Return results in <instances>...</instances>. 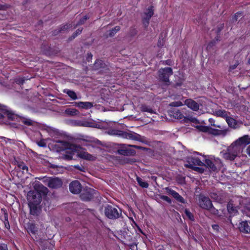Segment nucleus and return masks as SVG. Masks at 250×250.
Here are the masks:
<instances>
[{
  "instance_id": "obj_1",
  "label": "nucleus",
  "mask_w": 250,
  "mask_h": 250,
  "mask_svg": "<svg viewBox=\"0 0 250 250\" xmlns=\"http://www.w3.org/2000/svg\"><path fill=\"white\" fill-rule=\"evenodd\" d=\"M183 157L184 166L192 170L198 172H204L208 168L213 172H224L226 170L225 165L222 161L213 155H202L204 159L202 162L196 155H201V154L196 151L184 150Z\"/></svg>"
},
{
  "instance_id": "obj_2",
  "label": "nucleus",
  "mask_w": 250,
  "mask_h": 250,
  "mask_svg": "<svg viewBox=\"0 0 250 250\" xmlns=\"http://www.w3.org/2000/svg\"><path fill=\"white\" fill-rule=\"evenodd\" d=\"M57 151H64L63 158L66 160H71L75 154L82 159L93 161L96 157L88 153L85 150L79 146H77L64 141H58L54 145Z\"/></svg>"
},
{
  "instance_id": "obj_3",
  "label": "nucleus",
  "mask_w": 250,
  "mask_h": 250,
  "mask_svg": "<svg viewBox=\"0 0 250 250\" xmlns=\"http://www.w3.org/2000/svg\"><path fill=\"white\" fill-rule=\"evenodd\" d=\"M242 152L241 148L238 146L234 142L226 149L222 150L220 152V154L224 159L232 161L241 157H243Z\"/></svg>"
},
{
  "instance_id": "obj_4",
  "label": "nucleus",
  "mask_w": 250,
  "mask_h": 250,
  "mask_svg": "<svg viewBox=\"0 0 250 250\" xmlns=\"http://www.w3.org/2000/svg\"><path fill=\"white\" fill-rule=\"evenodd\" d=\"M109 134L112 135L119 136L124 138L133 140H139L140 138V136L136 133L125 132L116 129L110 130Z\"/></svg>"
},
{
  "instance_id": "obj_5",
  "label": "nucleus",
  "mask_w": 250,
  "mask_h": 250,
  "mask_svg": "<svg viewBox=\"0 0 250 250\" xmlns=\"http://www.w3.org/2000/svg\"><path fill=\"white\" fill-rule=\"evenodd\" d=\"M128 147H132L139 149L143 148L142 147L136 145H127L123 144L122 145V146L118 149V153L125 156L134 154L135 153V151L129 148Z\"/></svg>"
},
{
  "instance_id": "obj_6",
  "label": "nucleus",
  "mask_w": 250,
  "mask_h": 250,
  "mask_svg": "<svg viewBox=\"0 0 250 250\" xmlns=\"http://www.w3.org/2000/svg\"><path fill=\"white\" fill-rule=\"evenodd\" d=\"M27 199L28 205L39 204L41 201V197L36 191H29L27 193Z\"/></svg>"
},
{
  "instance_id": "obj_7",
  "label": "nucleus",
  "mask_w": 250,
  "mask_h": 250,
  "mask_svg": "<svg viewBox=\"0 0 250 250\" xmlns=\"http://www.w3.org/2000/svg\"><path fill=\"white\" fill-rule=\"evenodd\" d=\"M104 213L107 217L111 219L118 218L120 214L117 208L111 206H107L105 207Z\"/></svg>"
},
{
  "instance_id": "obj_8",
  "label": "nucleus",
  "mask_w": 250,
  "mask_h": 250,
  "mask_svg": "<svg viewBox=\"0 0 250 250\" xmlns=\"http://www.w3.org/2000/svg\"><path fill=\"white\" fill-rule=\"evenodd\" d=\"M18 118L16 115L10 112V111H7L3 109H1L0 110V119H2V122L5 124H8V121L6 120V119L9 120H14Z\"/></svg>"
},
{
  "instance_id": "obj_9",
  "label": "nucleus",
  "mask_w": 250,
  "mask_h": 250,
  "mask_svg": "<svg viewBox=\"0 0 250 250\" xmlns=\"http://www.w3.org/2000/svg\"><path fill=\"white\" fill-rule=\"evenodd\" d=\"M198 204L201 208L207 210L211 208L212 204L208 198L204 195H200L198 196Z\"/></svg>"
},
{
  "instance_id": "obj_10",
  "label": "nucleus",
  "mask_w": 250,
  "mask_h": 250,
  "mask_svg": "<svg viewBox=\"0 0 250 250\" xmlns=\"http://www.w3.org/2000/svg\"><path fill=\"white\" fill-rule=\"evenodd\" d=\"M172 74V70L170 67H166L159 71L160 78L165 82L169 81V77Z\"/></svg>"
},
{
  "instance_id": "obj_11",
  "label": "nucleus",
  "mask_w": 250,
  "mask_h": 250,
  "mask_svg": "<svg viewBox=\"0 0 250 250\" xmlns=\"http://www.w3.org/2000/svg\"><path fill=\"white\" fill-rule=\"evenodd\" d=\"M234 142L238 146L241 148V150L243 151L245 146L250 144V137L247 135H244L239 138Z\"/></svg>"
},
{
  "instance_id": "obj_12",
  "label": "nucleus",
  "mask_w": 250,
  "mask_h": 250,
  "mask_svg": "<svg viewBox=\"0 0 250 250\" xmlns=\"http://www.w3.org/2000/svg\"><path fill=\"white\" fill-rule=\"evenodd\" d=\"M196 128L200 131L203 132L208 133V134H212L214 135H217L220 134V131L212 128L208 126L205 125H197Z\"/></svg>"
},
{
  "instance_id": "obj_13",
  "label": "nucleus",
  "mask_w": 250,
  "mask_h": 250,
  "mask_svg": "<svg viewBox=\"0 0 250 250\" xmlns=\"http://www.w3.org/2000/svg\"><path fill=\"white\" fill-rule=\"evenodd\" d=\"M166 192L171 195L174 198H175L178 202H179L181 203H185V200L176 191L168 187L166 188H165Z\"/></svg>"
},
{
  "instance_id": "obj_14",
  "label": "nucleus",
  "mask_w": 250,
  "mask_h": 250,
  "mask_svg": "<svg viewBox=\"0 0 250 250\" xmlns=\"http://www.w3.org/2000/svg\"><path fill=\"white\" fill-rule=\"evenodd\" d=\"M69 190L72 193L78 194L82 190V186L78 181H73L69 185Z\"/></svg>"
},
{
  "instance_id": "obj_15",
  "label": "nucleus",
  "mask_w": 250,
  "mask_h": 250,
  "mask_svg": "<svg viewBox=\"0 0 250 250\" xmlns=\"http://www.w3.org/2000/svg\"><path fill=\"white\" fill-rule=\"evenodd\" d=\"M153 9L151 6L147 9L145 12V17L143 18V23L146 26L148 25L149 19L153 16Z\"/></svg>"
},
{
  "instance_id": "obj_16",
  "label": "nucleus",
  "mask_w": 250,
  "mask_h": 250,
  "mask_svg": "<svg viewBox=\"0 0 250 250\" xmlns=\"http://www.w3.org/2000/svg\"><path fill=\"white\" fill-rule=\"evenodd\" d=\"M185 104L194 111H197L199 109V104L190 99L185 100Z\"/></svg>"
},
{
  "instance_id": "obj_17",
  "label": "nucleus",
  "mask_w": 250,
  "mask_h": 250,
  "mask_svg": "<svg viewBox=\"0 0 250 250\" xmlns=\"http://www.w3.org/2000/svg\"><path fill=\"white\" fill-rule=\"evenodd\" d=\"M62 185V181L57 178L51 179L48 182V187L51 188H57L60 187Z\"/></svg>"
},
{
  "instance_id": "obj_18",
  "label": "nucleus",
  "mask_w": 250,
  "mask_h": 250,
  "mask_svg": "<svg viewBox=\"0 0 250 250\" xmlns=\"http://www.w3.org/2000/svg\"><path fill=\"white\" fill-rule=\"evenodd\" d=\"M239 229L241 231L245 233L250 232V222L243 221L240 223L239 226Z\"/></svg>"
},
{
  "instance_id": "obj_19",
  "label": "nucleus",
  "mask_w": 250,
  "mask_h": 250,
  "mask_svg": "<svg viewBox=\"0 0 250 250\" xmlns=\"http://www.w3.org/2000/svg\"><path fill=\"white\" fill-rule=\"evenodd\" d=\"M75 105H76L77 107L85 109H88L91 108L93 106V104L91 102H75Z\"/></svg>"
},
{
  "instance_id": "obj_20",
  "label": "nucleus",
  "mask_w": 250,
  "mask_h": 250,
  "mask_svg": "<svg viewBox=\"0 0 250 250\" xmlns=\"http://www.w3.org/2000/svg\"><path fill=\"white\" fill-rule=\"evenodd\" d=\"M79 125L87 126V127H96V128H99L102 127V126L96 123V122H94L92 120H89L85 121L83 123L80 124Z\"/></svg>"
},
{
  "instance_id": "obj_21",
  "label": "nucleus",
  "mask_w": 250,
  "mask_h": 250,
  "mask_svg": "<svg viewBox=\"0 0 250 250\" xmlns=\"http://www.w3.org/2000/svg\"><path fill=\"white\" fill-rule=\"evenodd\" d=\"M227 209L229 213L231 215H235L238 212V209L231 201L229 202L227 205Z\"/></svg>"
},
{
  "instance_id": "obj_22",
  "label": "nucleus",
  "mask_w": 250,
  "mask_h": 250,
  "mask_svg": "<svg viewBox=\"0 0 250 250\" xmlns=\"http://www.w3.org/2000/svg\"><path fill=\"white\" fill-rule=\"evenodd\" d=\"M229 113L225 110L216 109L213 111V114L217 117H222L226 119Z\"/></svg>"
},
{
  "instance_id": "obj_23",
  "label": "nucleus",
  "mask_w": 250,
  "mask_h": 250,
  "mask_svg": "<svg viewBox=\"0 0 250 250\" xmlns=\"http://www.w3.org/2000/svg\"><path fill=\"white\" fill-rule=\"evenodd\" d=\"M169 114L171 117L176 119H182L184 117L181 112L176 109L169 111Z\"/></svg>"
},
{
  "instance_id": "obj_24",
  "label": "nucleus",
  "mask_w": 250,
  "mask_h": 250,
  "mask_svg": "<svg viewBox=\"0 0 250 250\" xmlns=\"http://www.w3.org/2000/svg\"><path fill=\"white\" fill-rule=\"evenodd\" d=\"M226 122H227L228 125L233 128H236L237 127V122L234 120L233 118L229 117V113L227 117L225 119Z\"/></svg>"
},
{
  "instance_id": "obj_25",
  "label": "nucleus",
  "mask_w": 250,
  "mask_h": 250,
  "mask_svg": "<svg viewBox=\"0 0 250 250\" xmlns=\"http://www.w3.org/2000/svg\"><path fill=\"white\" fill-rule=\"evenodd\" d=\"M92 190L91 189H89L85 191L84 192H83L81 195V198L83 200H89L92 197Z\"/></svg>"
},
{
  "instance_id": "obj_26",
  "label": "nucleus",
  "mask_w": 250,
  "mask_h": 250,
  "mask_svg": "<svg viewBox=\"0 0 250 250\" xmlns=\"http://www.w3.org/2000/svg\"><path fill=\"white\" fill-rule=\"evenodd\" d=\"M63 93L67 94L68 96L73 100H75L80 98L78 97L76 93L72 90L68 89H65L63 90Z\"/></svg>"
},
{
  "instance_id": "obj_27",
  "label": "nucleus",
  "mask_w": 250,
  "mask_h": 250,
  "mask_svg": "<svg viewBox=\"0 0 250 250\" xmlns=\"http://www.w3.org/2000/svg\"><path fill=\"white\" fill-rule=\"evenodd\" d=\"M39 204L28 205L30 210V213L33 215H37L39 212L38 206Z\"/></svg>"
},
{
  "instance_id": "obj_28",
  "label": "nucleus",
  "mask_w": 250,
  "mask_h": 250,
  "mask_svg": "<svg viewBox=\"0 0 250 250\" xmlns=\"http://www.w3.org/2000/svg\"><path fill=\"white\" fill-rule=\"evenodd\" d=\"M27 229L29 232L32 233V234H35L37 232L36 226L32 223H29L27 225Z\"/></svg>"
},
{
  "instance_id": "obj_29",
  "label": "nucleus",
  "mask_w": 250,
  "mask_h": 250,
  "mask_svg": "<svg viewBox=\"0 0 250 250\" xmlns=\"http://www.w3.org/2000/svg\"><path fill=\"white\" fill-rule=\"evenodd\" d=\"M19 122L27 125H31L33 124V121L32 120H31L30 119L25 117L20 118Z\"/></svg>"
},
{
  "instance_id": "obj_30",
  "label": "nucleus",
  "mask_w": 250,
  "mask_h": 250,
  "mask_svg": "<svg viewBox=\"0 0 250 250\" xmlns=\"http://www.w3.org/2000/svg\"><path fill=\"white\" fill-rule=\"evenodd\" d=\"M66 114L69 116H76L79 114V112L76 109H67L65 111Z\"/></svg>"
},
{
  "instance_id": "obj_31",
  "label": "nucleus",
  "mask_w": 250,
  "mask_h": 250,
  "mask_svg": "<svg viewBox=\"0 0 250 250\" xmlns=\"http://www.w3.org/2000/svg\"><path fill=\"white\" fill-rule=\"evenodd\" d=\"M140 109L142 112H146L150 113H154L153 110L150 107L146 105H142L140 107Z\"/></svg>"
},
{
  "instance_id": "obj_32",
  "label": "nucleus",
  "mask_w": 250,
  "mask_h": 250,
  "mask_svg": "<svg viewBox=\"0 0 250 250\" xmlns=\"http://www.w3.org/2000/svg\"><path fill=\"white\" fill-rule=\"evenodd\" d=\"M136 180L139 185L142 188H147L148 184L147 182L144 181L141 178L137 176Z\"/></svg>"
},
{
  "instance_id": "obj_33",
  "label": "nucleus",
  "mask_w": 250,
  "mask_h": 250,
  "mask_svg": "<svg viewBox=\"0 0 250 250\" xmlns=\"http://www.w3.org/2000/svg\"><path fill=\"white\" fill-rule=\"evenodd\" d=\"M210 197L218 202H221L223 201L222 197L217 195L215 193H211Z\"/></svg>"
},
{
  "instance_id": "obj_34",
  "label": "nucleus",
  "mask_w": 250,
  "mask_h": 250,
  "mask_svg": "<svg viewBox=\"0 0 250 250\" xmlns=\"http://www.w3.org/2000/svg\"><path fill=\"white\" fill-rule=\"evenodd\" d=\"M47 140H48V139H41L40 141H37V144L40 147H45L46 146Z\"/></svg>"
},
{
  "instance_id": "obj_35",
  "label": "nucleus",
  "mask_w": 250,
  "mask_h": 250,
  "mask_svg": "<svg viewBox=\"0 0 250 250\" xmlns=\"http://www.w3.org/2000/svg\"><path fill=\"white\" fill-rule=\"evenodd\" d=\"M183 105V104L181 101L173 102L169 104L171 106L178 107Z\"/></svg>"
},
{
  "instance_id": "obj_36",
  "label": "nucleus",
  "mask_w": 250,
  "mask_h": 250,
  "mask_svg": "<svg viewBox=\"0 0 250 250\" xmlns=\"http://www.w3.org/2000/svg\"><path fill=\"white\" fill-rule=\"evenodd\" d=\"M4 222L6 228H8L10 227V225L8 220V214L7 213H4Z\"/></svg>"
},
{
  "instance_id": "obj_37",
  "label": "nucleus",
  "mask_w": 250,
  "mask_h": 250,
  "mask_svg": "<svg viewBox=\"0 0 250 250\" xmlns=\"http://www.w3.org/2000/svg\"><path fill=\"white\" fill-rule=\"evenodd\" d=\"M43 129L45 130H46V131L50 134L51 135L52 134V133L53 132H55V129L53 128H52L51 127H49V126H44Z\"/></svg>"
},
{
  "instance_id": "obj_38",
  "label": "nucleus",
  "mask_w": 250,
  "mask_h": 250,
  "mask_svg": "<svg viewBox=\"0 0 250 250\" xmlns=\"http://www.w3.org/2000/svg\"><path fill=\"white\" fill-rule=\"evenodd\" d=\"M208 121L212 126H215L216 127H218L219 128H221V126L220 125H216L214 124L215 121L214 119H213L212 118H210V119H209Z\"/></svg>"
},
{
  "instance_id": "obj_39",
  "label": "nucleus",
  "mask_w": 250,
  "mask_h": 250,
  "mask_svg": "<svg viewBox=\"0 0 250 250\" xmlns=\"http://www.w3.org/2000/svg\"><path fill=\"white\" fill-rule=\"evenodd\" d=\"M185 213L190 220H193L194 219L193 215L189 211L186 209L185 210Z\"/></svg>"
},
{
  "instance_id": "obj_40",
  "label": "nucleus",
  "mask_w": 250,
  "mask_h": 250,
  "mask_svg": "<svg viewBox=\"0 0 250 250\" xmlns=\"http://www.w3.org/2000/svg\"><path fill=\"white\" fill-rule=\"evenodd\" d=\"M160 197L161 199L166 201L169 203H170L171 202L170 199L167 196L160 195Z\"/></svg>"
},
{
  "instance_id": "obj_41",
  "label": "nucleus",
  "mask_w": 250,
  "mask_h": 250,
  "mask_svg": "<svg viewBox=\"0 0 250 250\" xmlns=\"http://www.w3.org/2000/svg\"><path fill=\"white\" fill-rule=\"evenodd\" d=\"M88 18L86 15L83 16V18L81 19H80V21L78 23V25L83 24Z\"/></svg>"
},
{
  "instance_id": "obj_42",
  "label": "nucleus",
  "mask_w": 250,
  "mask_h": 250,
  "mask_svg": "<svg viewBox=\"0 0 250 250\" xmlns=\"http://www.w3.org/2000/svg\"><path fill=\"white\" fill-rule=\"evenodd\" d=\"M19 167L20 168H21L23 170H26V171L28 170V167L26 165H25L23 163H21V164H20Z\"/></svg>"
},
{
  "instance_id": "obj_43",
  "label": "nucleus",
  "mask_w": 250,
  "mask_h": 250,
  "mask_svg": "<svg viewBox=\"0 0 250 250\" xmlns=\"http://www.w3.org/2000/svg\"><path fill=\"white\" fill-rule=\"evenodd\" d=\"M209 210H210V212L213 214L216 215L218 214V210L213 208L212 206H211V208H210Z\"/></svg>"
},
{
  "instance_id": "obj_44",
  "label": "nucleus",
  "mask_w": 250,
  "mask_h": 250,
  "mask_svg": "<svg viewBox=\"0 0 250 250\" xmlns=\"http://www.w3.org/2000/svg\"><path fill=\"white\" fill-rule=\"evenodd\" d=\"M0 250H8L7 245L5 244H0Z\"/></svg>"
},
{
  "instance_id": "obj_45",
  "label": "nucleus",
  "mask_w": 250,
  "mask_h": 250,
  "mask_svg": "<svg viewBox=\"0 0 250 250\" xmlns=\"http://www.w3.org/2000/svg\"><path fill=\"white\" fill-rule=\"evenodd\" d=\"M238 64H239L238 62H237V61L233 65H231L230 66V67H229L230 70H231L234 69L235 68H236V67L238 65Z\"/></svg>"
},
{
  "instance_id": "obj_46",
  "label": "nucleus",
  "mask_w": 250,
  "mask_h": 250,
  "mask_svg": "<svg viewBox=\"0 0 250 250\" xmlns=\"http://www.w3.org/2000/svg\"><path fill=\"white\" fill-rule=\"evenodd\" d=\"M73 167L74 168H75L76 169H77V170H80L81 171H84V168L82 166H79L77 165V166H75Z\"/></svg>"
},
{
  "instance_id": "obj_47",
  "label": "nucleus",
  "mask_w": 250,
  "mask_h": 250,
  "mask_svg": "<svg viewBox=\"0 0 250 250\" xmlns=\"http://www.w3.org/2000/svg\"><path fill=\"white\" fill-rule=\"evenodd\" d=\"M46 166H47L48 167H49L53 168H55V167H58L57 166L53 165V164H51L50 163H47Z\"/></svg>"
},
{
  "instance_id": "obj_48",
  "label": "nucleus",
  "mask_w": 250,
  "mask_h": 250,
  "mask_svg": "<svg viewBox=\"0 0 250 250\" xmlns=\"http://www.w3.org/2000/svg\"><path fill=\"white\" fill-rule=\"evenodd\" d=\"M212 228L214 230L217 231L219 230V227L217 225H213Z\"/></svg>"
},
{
  "instance_id": "obj_49",
  "label": "nucleus",
  "mask_w": 250,
  "mask_h": 250,
  "mask_svg": "<svg viewBox=\"0 0 250 250\" xmlns=\"http://www.w3.org/2000/svg\"><path fill=\"white\" fill-rule=\"evenodd\" d=\"M82 29L79 28L76 31V34L73 36V38H75L78 35L80 34L82 32Z\"/></svg>"
},
{
  "instance_id": "obj_50",
  "label": "nucleus",
  "mask_w": 250,
  "mask_h": 250,
  "mask_svg": "<svg viewBox=\"0 0 250 250\" xmlns=\"http://www.w3.org/2000/svg\"><path fill=\"white\" fill-rule=\"evenodd\" d=\"M120 29V27L118 26H117L113 29L114 30V33H117L118 31H119Z\"/></svg>"
},
{
  "instance_id": "obj_51",
  "label": "nucleus",
  "mask_w": 250,
  "mask_h": 250,
  "mask_svg": "<svg viewBox=\"0 0 250 250\" xmlns=\"http://www.w3.org/2000/svg\"><path fill=\"white\" fill-rule=\"evenodd\" d=\"M115 34H116V33H114V30L112 29L110 31L109 35L110 36H113Z\"/></svg>"
},
{
  "instance_id": "obj_52",
  "label": "nucleus",
  "mask_w": 250,
  "mask_h": 250,
  "mask_svg": "<svg viewBox=\"0 0 250 250\" xmlns=\"http://www.w3.org/2000/svg\"><path fill=\"white\" fill-rule=\"evenodd\" d=\"M246 151L248 155L250 156V145L247 147Z\"/></svg>"
},
{
  "instance_id": "obj_53",
  "label": "nucleus",
  "mask_w": 250,
  "mask_h": 250,
  "mask_svg": "<svg viewBox=\"0 0 250 250\" xmlns=\"http://www.w3.org/2000/svg\"><path fill=\"white\" fill-rule=\"evenodd\" d=\"M0 139H1L2 140H4V141L6 142V140L7 139L5 137H0Z\"/></svg>"
},
{
  "instance_id": "obj_54",
  "label": "nucleus",
  "mask_w": 250,
  "mask_h": 250,
  "mask_svg": "<svg viewBox=\"0 0 250 250\" xmlns=\"http://www.w3.org/2000/svg\"><path fill=\"white\" fill-rule=\"evenodd\" d=\"M101 61H98L97 62H96L95 65V67H96V65L97 64L99 63H101Z\"/></svg>"
},
{
  "instance_id": "obj_55",
  "label": "nucleus",
  "mask_w": 250,
  "mask_h": 250,
  "mask_svg": "<svg viewBox=\"0 0 250 250\" xmlns=\"http://www.w3.org/2000/svg\"><path fill=\"white\" fill-rule=\"evenodd\" d=\"M151 178H152V180H153L154 181H155V180H156V178L155 177H154V176H152V177H151Z\"/></svg>"
},
{
  "instance_id": "obj_56",
  "label": "nucleus",
  "mask_w": 250,
  "mask_h": 250,
  "mask_svg": "<svg viewBox=\"0 0 250 250\" xmlns=\"http://www.w3.org/2000/svg\"><path fill=\"white\" fill-rule=\"evenodd\" d=\"M63 27H64L63 28L64 29H67L68 28V25H64Z\"/></svg>"
},
{
  "instance_id": "obj_57",
  "label": "nucleus",
  "mask_w": 250,
  "mask_h": 250,
  "mask_svg": "<svg viewBox=\"0 0 250 250\" xmlns=\"http://www.w3.org/2000/svg\"><path fill=\"white\" fill-rule=\"evenodd\" d=\"M88 58H89V59H91V58H92V55H91V54H90V55L88 56Z\"/></svg>"
},
{
  "instance_id": "obj_58",
  "label": "nucleus",
  "mask_w": 250,
  "mask_h": 250,
  "mask_svg": "<svg viewBox=\"0 0 250 250\" xmlns=\"http://www.w3.org/2000/svg\"><path fill=\"white\" fill-rule=\"evenodd\" d=\"M184 181V179H182L179 182L182 183Z\"/></svg>"
},
{
  "instance_id": "obj_59",
  "label": "nucleus",
  "mask_w": 250,
  "mask_h": 250,
  "mask_svg": "<svg viewBox=\"0 0 250 250\" xmlns=\"http://www.w3.org/2000/svg\"><path fill=\"white\" fill-rule=\"evenodd\" d=\"M248 62L249 64H250V58L249 59Z\"/></svg>"
},
{
  "instance_id": "obj_60",
  "label": "nucleus",
  "mask_w": 250,
  "mask_h": 250,
  "mask_svg": "<svg viewBox=\"0 0 250 250\" xmlns=\"http://www.w3.org/2000/svg\"><path fill=\"white\" fill-rule=\"evenodd\" d=\"M158 250H164L163 249H159Z\"/></svg>"
}]
</instances>
